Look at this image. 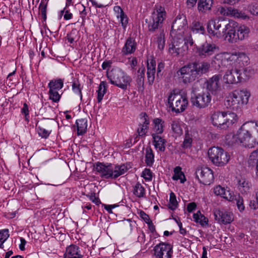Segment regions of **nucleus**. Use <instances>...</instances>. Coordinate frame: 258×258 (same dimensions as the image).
Here are the masks:
<instances>
[{
  "instance_id": "f257e3e1",
  "label": "nucleus",
  "mask_w": 258,
  "mask_h": 258,
  "mask_svg": "<svg viewBox=\"0 0 258 258\" xmlns=\"http://www.w3.org/2000/svg\"><path fill=\"white\" fill-rule=\"evenodd\" d=\"M249 57L244 52L234 51L224 52L217 54L213 59L212 63L218 67L224 66L228 69L223 77L226 84H234L246 80L250 77V70H244L243 73L239 69L249 63Z\"/></svg>"
},
{
  "instance_id": "f03ea898",
  "label": "nucleus",
  "mask_w": 258,
  "mask_h": 258,
  "mask_svg": "<svg viewBox=\"0 0 258 258\" xmlns=\"http://www.w3.org/2000/svg\"><path fill=\"white\" fill-rule=\"evenodd\" d=\"M233 142L252 148L258 145V121L243 123L233 136Z\"/></svg>"
},
{
  "instance_id": "7ed1b4c3",
  "label": "nucleus",
  "mask_w": 258,
  "mask_h": 258,
  "mask_svg": "<svg viewBox=\"0 0 258 258\" xmlns=\"http://www.w3.org/2000/svg\"><path fill=\"white\" fill-rule=\"evenodd\" d=\"M238 120L237 115L229 111H214L210 116L211 123L219 130H227L232 127L237 123Z\"/></svg>"
},
{
  "instance_id": "20e7f679",
  "label": "nucleus",
  "mask_w": 258,
  "mask_h": 258,
  "mask_svg": "<svg viewBox=\"0 0 258 258\" xmlns=\"http://www.w3.org/2000/svg\"><path fill=\"white\" fill-rule=\"evenodd\" d=\"M249 29L245 25L237 26L234 21H230L225 26L222 33L225 39L229 42L233 43L238 40H242L248 37Z\"/></svg>"
},
{
  "instance_id": "39448f33",
  "label": "nucleus",
  "mask_w": 258,
  "mask_h": 258,
  "mask_svg": "<svg viewBox=\"0 0 258 258\" xmlns=\"http://www.w3.org/2000/svg\"><path fill=\"white\" fill-rule=\"evenodd\" d=\"M250 96L247 89L235 90L226 97L224 104L227 108L238 110L247 104Z\"/></svg>"
},
{
  "instance_id": "423d86ee",
  "label": "nucleus",
  "mask_w": 258,
  "mask_h": 258,
  "mask_svg": "<svg viewBox=\"0 0 258 258\" xmlns=\"http://www.w3.org/2000/svg\"><path fill=\"white\" fill-rule=\"evenodd\" d=\"M172 38L171 44L169 45V52L175 56H183L187 53L188 45L194 44L191 35H188L184 38Z\"/></svg>"
},
{
  "instance_id": "0eeeda50",
  "label": "nucleus",
  "mask_w": 258,
  "mask_h": 258,
  "mask_svg": "<svg viewBox=\"0 0 258 258\" xmlns=\"http://www.w3.org/2000/svg\"><path fill=\"white\" fill-rule=\"evenodd\" d=\"M168 104L173 112L180 113L186 109L188 101L185 95L174 90L168 94Z\"/></svg>"
},
{
  "instance_id": "6e6552de",
  "label": "nucleus",
  "mask_w": 258,
  "mask_h": 258,
  "mask_svg": "<svg viewBox=\"0 0 258 258\" xmlns=\"http://www.w3.org/2000/svg\"><path fill=\"white\" fill-rule=\"evenodd\" d=\"M110 83L122 90H126L132 82L131 77L120 68H115L107 75Z\"/></svg>"
},
{
  "instance_id": "1a4fd4ad",
  "label": "nucleus",
  "mask_w": 258,
  "mask_h": 258,
  "mask_svg": "<svg viewBox=\"0 0 258 258\" xmlns=\"http://www.w3.org/2000/svg\"><path fill=\"white\" fill-rule=\"evenodd\" d=\"M208 154L211 161L217 166H224L230 159L229 154L219 147H213L210 148Z\"/></svg>"
},
{
  "instance_id": "9d476101",
  "label": "nucleus",
  "mask_w": 258,
  "mask_h": 258,
  "mask_svg": "<svg viewBox=\"0 0 258 258\" xmlns=\"http://www.w3.org/2000/svg\"><path fill=\"white\" fill-rule=\"evenodd\" d=\"M166 17L165 9L161 6L157 7L152 14L151 19L148 24L150 31H154L162 26Z\"/></svg>"
},
{
  "instance_id": "9b49d317",
  "label": "nucleus",
  "mask_w": 258,
  "mask_h": 258,
  "mask_svg": "<svg viewBox=\"0 0 258 258\" xmlns=\"http://www.w3.org/2000/svg\"><path fill=\"white\" fill-rule=\"evenodd\" d=\"M195 68L191 63L185 65L179 69L176 73V77L184 83L192 82L197 78Z\"/></svg>"
},
{
  "instance_id": "f8f14e48",
  "label": "nucleus",
  "mask_w": 258,
  "mask_h": 258,
  "mask_svg": "<svg viewBox=\"0 0 258 258\" xmlns=\"http://www.w3.org/2000/svg\"><path fill=\"white\" fill-rule=\"evenodd\" d=\"M153 254L156 258H171L173 254V246L166 242H160L153 248Z\"/></svg>"
},
{
  "instance_id": "ddd939ff",
  "label": "nucleus",
  "mask_w": 258,
  "mask_h": 258,
  "mask_svg": "<svg viewBox=\"0 0 258 258\" xmlns=\"http://www.w3.org/2000/svg\"><path fill=\"white\" fill-rule=\"evenodd\" d=\"M219 50L215 44L206 41L199 46H197V53L202 58L209 57Z\"/></svg>"
},
{
  "instance_id": "4468645a",
  "label": "nucleus",
  "mask_w": 258,
  "mask_h": 258,
  "mask_svg": "<svg viewBox=\"0 0 258 258\" xmlns=\"http://www.w3.org/2000/svg\"><path fill=\"white\" fill-rule=\"evenodd\" d=\"M211 101V96L209 92L199 93L191 99L193 106L203 109L209 106Z\"/></svg>"
},
{
  "instance_id": "2eb2a0df",
  "label": "nucleus",
  "mask_w": 258,
  "mask_h": 258,
  "mask_svg": "<svg viewBox=\"0 0 258 258\" xmlns=\"http://www.w3.org/2000/svg\"><path fill=\"white\" fill-rule=\"evenodd\" d=\"M196 175L200 182L205 185L210 184L214 179L213 171L207 167L198 169Z\"/></svg>"
},
{
  "instance_id": "dca6fc26",
  "label": "nucleus",
  "mask_w": 258,
  "mask_h": 258,
  "mask_svg": "<svg viewBox=\"0 0 258 258\" xmlns=\"http://www.w3.org/2000/svg\"><path fill=\"white\" fill-rule=\"evenodd\" d=\"M214 215L215 220L220 224L227 225L234 220L233 214L230 211L216 209Z\"/></svg>"
},
{
  "instance_id": "f3484780",
  "label": "nucleus",
  "mask_w": 258,
  "mask_h": 258,
  "mask_svg": "<svg viewBox=\"0 0 258 258\" xmlns=\"http://www.w3.org/2000/svg\"><path fill=\"white\" fill-rule=\"evenodd\" d=\"M220 76L215 75L208 80L206 83L207 90L213 95H216L220 92Z\"/></svg>"
},
{
  "instance_id": "a211bd4d",
  "label": "nucleus",
  "mask_w": 258,
  "mask_h": 258,
  "mask_svg": "<svg viewBox=\"0 0 258 258\" xmlns=\"http://www.w3.org/2000/svg\"><path fill=\"white\" fill-rule=\"evenodd\" d=\"M187 22L186 16L184 15H178L172 23L170 32L171 37H175L176 35V33L181 32L179 29V26L187 24Z\"/></svg>"
},
{
  "instance_id": "6ab92c4d",
  "label": "nucleus",
  "mask_w": 258,
  "mask_h": 258,
  "mask_svg": "<svg viewBox=\"0 0 258 258\" xmlns=\"http://www.w3.org/2000/svg\"><path fill=\"white\" fill-rule=\"evenodd\" d=\"M95 169L101 177L107 179L112 178V165L111 164L97 163L95 166Z\"/></svg>"
},
{
  "instance_id": "aec40b11",
  "label": "nucleus",
  "mask_w": 258,
  "mask_h": 258,
  "mask_svg": "<svg viewBox=\"0 0 258 258\" xmlns=\"http://www.w3.org/2000/svg\"><path fill=\"white\" fill-rule=\"evenodd\" d=\"M221 27L220 21L218 19H211L208 22L207 25V29L208 33L216 37H220L222 34L219 31Z\"/></svg>"
},
{
  "instance_id": "412c9836",
  "label": "nucleus",
  "mask_w": 258,
  "mask_h": 258,
  "mask_svg": "<svg viewBox=\"0 0 258 258\" xmlns=\"http://www.w3.org/2000/svg\"><path fill=\"white\" fill-rule=\"evenodd\" d=\"M213 191L216 196H219L229 202H232L234 199V192L228 188L218 185L214 187Z\"/></svg>"
},
{
  "instance_id": "4be33fe9",
  "label": "nucleus",
  "mask_w": 258,
  "mask_h": 258,
  "mask_svg": "<svg viewBox=\"0 0 258 258\" xmlns=\"http://www.w3.org/2000/svg\"><path fill=\"white\" fill-rule=\"evenodd\" d=\"M83 254L79 246L71 244L67 247L64 258H82Z\"/></svg>"
},
{
  "instance_id": "5701e85b",
  "label": "nucleus",
  "mask_w": 258,
  "mask_h": 258,
  "mask_svg": "<svg viewBox=\"0 0 258 258\" xmlns=\"http://www.w3.org/2000/svg\"><path fill=\"white\" fill-rule=\"evenodd\" d=\"M147 62L148 82L150 84H152L155 79L156 61L153 57H151L148 58Z\"/></svg>"
},
{
  "instance_id": "b1692460",
  "label": "nucleus",
  "mask_w": 258,
  "mask_h": 258,
  "mask_svg": "<svg viewBox=\"0 0 258 258\" xmlns=\"http://www.w3.org/2000/svg\"><path fill=\"white\" fill-rule=\"evenodd\" d=\"M136 48L137 43L135 39L128 37L122 48L121 52L123 55L131 54L136 51Z\"/></svg>"
},
{
  "instance_id": "393cba45",
  "label": "nucleus",
  "mask_w": 258,
  "mask_h": 258,
  "mask_svg": "<svg viewBox=\"0 0 258 258\" xmlns=\"http://www.w3.org/2000/svg\"><path fill=\"white\" fill-rule=\"evenodd\" d=\"M150 123L148 115L144 113L140 118V122L137 129L138 135L141 137H144L146 135L149 128Z\"/></svg>"
},
{
  "instance_id": "a878e982",
  "label": "nucleus",
  "mask_w": 258,
  "mask_h": 258,
  "mask_svg": "<svg viewBox=\"0 0 258 258\" xmlns=\"http://www.w3.org/2000/svg\"><path fill=\"white\" fill-rule=\"evenodd\" d=\"M153 139V144L157 152H164L165 150L166 140L159 135H151Z\"/></svg>"
},
{
  "instance_id": "bb28decb",
  "label": "nucleus",
  "mask_w": 258,
  "mask_h": 258,
  "mask_svg": "<svg viewBox=\"0 0 258 258\" xmlns=\"http://www.w3.org/2000/svg\"><path fill=\"white\" fill-rule=\"evenodd\" d=\"M165 122L160 118H155L153 120L152 134L159 135L163 133Z\"/></svg>"
},
{
  "instance_id": "cd10ccee",
  "label": "nucleus",
  "mask_w": 258,
  "mask_h": 258,
  "mask_svg": "<svg viewBox=\"0 0 258 258\" xmlns=\"http://www.w3.org/2000/svg\"><path fill=\"white\" fill-rule=\"evenodd\" d=\"M130 168L129 165L127 164H122L117 165L115 166H112V179L116 178L120 175L124 174Z\"/></svg>"
},
{
  "instance_id": "c85d7f7f",
  "label": "nucleus",
  "mask_w": 258,
  "mask_h": 258,
  "mask_svg": "<svg viewBox=\"0 0 258 258\" xmlns=\"http://www.w3.org/2000/svg\"><path fill=\"white\" fill-rule=\"evenodd\" d=\"M191 63L194 66V68H195L194 70L197 78L199 76L206 73L209 71L210 66V63L207 62H202L201 63L192 62Z\"/></svg>"
},
{
  "instance_id": "c756f323",
  "label": "nucleus",
  "mask_w": 258,
  "mask_h": 258,
  "mask_svg": "<svg viewBox=\"0 0 258 258\" xmlns=\"http://www.w3.org/2000/svg\"><path fill=\"white\" fill-rule=\"evenodd\" d=\"M213 4V0H199L198 9L199 12L206 13L210 11Z\"/></svg>"
},
{
  "instance_id": "7c9ffc66",
  "label": "nucleus",
  "mask_w": 258,
  "mask_h": 258,
  "mask_svg": "<svg viewBox=\"0 0 258 258\" xmlns=\"http://www.w3.org/2000/svg\"><path fill=\"white\" fill-rule=\"evenodd\" d=\"M76 124L77 127L78 135H82L86 132L88 126L87 120L86 119L81 118L77 119Z\"/></svg>"
},
{
  "instance_id": "2f4dec72",
  "label": "nucleus",
  "mask_w": 258,
  "mask_h": 258,
  "mask_svg": "<svg viewBox=\"0 0 258 258\" xmlns=\"http://www.w3.org/2000/svg\"><path fill=\"white\" fill-rule=\"evenodd\" d=\"M182 122L177 119H174L171 122V127L175 136H180L182 134Z\"/></svg>"
},
{
  "instance_id": "473e14b6",
  "label": "nucleus",
  "mask_w": 258,
  "mask_h": 258,
  "mask_svg": "<svg viewBox=\"0 0 258 258\" xmlns=\"http://www.w3.org/2000/svg\"><path fill=\"white\" fill-rule=\"evenodd\" d=\"M174 174L172 177L173 180H180L181 183H184L186 180L184 173L182 171V169L180 166H176L173 170Z\"/></svg>"
},
{
  "instance_id": "72a5a7b5",
  "label": "nucleus",
  "mask_w": 258,
  "mask_h": 258,
  "mask_svg": "<svg viewBox=\"0 0 258 258\" xmlns=\"http://www.w3.org/2000/svg\"><path fill=\"white\" fill-rule=\"evenodd\" d=\"M64 80L61 79H53L51 80L48 84L49 90H59L63 87Z\"/></svg>"
},
{
  "instance_id": "f704fd0d",
  "label": "nucleus",
  "mask_w": 258,
  "mask_h": 258,
  "mask_svg": "<svg viewBox=\"0 0 258 258\" xmlns=\"http://www.w3.org/2000/svg\"><path fill=\"white\" fill-rule=\"evenodd\" d=\"M194 133L191 131H186L182 147L185 149L190 148L192 145Z\"/></svg>"
},
{
  "instance_id": "c9c22d12",
  "label": "nucleus",
  "mask_w": 258,
  "mask_h": 258,
  "mask_svg": "<svg viewBox=\"0 0 258 258\" xmlns=\"http://www.w3.org/2000/svg\"><path fill=\"white\" fill-rule=\"evenodd\" d=\"M250 183L244 179H240L238 182V188L242 194H247L250 191Z\"/></svg>"
},
{
  "instance_id": "e433bc0d",
  "label": "nucleus",
  "mask_w": 258,
  "mask_h": 258,
  "mask_svg": "<svg viewBox=\"0 0 258 258\" xmlns=\"http://www.w3.org/2000/svg\"><path fill=\"white\" fill-rule=\"evenodd\" d=\"M145 158V161L147 166L149 167H152L155 160L154 154L151 148L149 147L146 148Z\"/></svg>"
},
{
  "instance_id": "4c0bfd02",
  "label": "nucleus",
  "mask_w": 258,
  "mask_h": 258,
  "mask_svg": "<svg viewBox=\"0 0 258 258\" xmlns=\"http://www.w3.org/2000/svg\"><path fill=\"white\" fill-rule=\"evenodd\" d=\"M190 28L193 33L203 34L205 32V28L203 24L198 21H193Z\"/></svg>"
},
{
  "instance_id": "58836bf2",
  "label": "nucleus",
  "mask_w": 258,
  "mask_h": 258,
  "mask_svg": "<svg viewBox=\"0 0 258 258\" xmlns=\"http://www.w3.org/2000/svg\"><path fill=\"white\" fill-rule=\"evenodd\" d=\"M107 88L106 86L105 82L101 81L98 87V89L97 90V99L98 103H100L107 92Z\"/></svg>"
},
{
  "instance_id": "ea45409f",
  "label": "nucleus",
  "mask_w": 258,
  "mask_h": 258,
  "mask_svg": "<svg viewBox=\"0 0 258 258\" xmlns=\"http://www.w3.org/2000/svg\"><path fill=\"white\" fill-rule=\"evenodd\" d=\"M193 219L195 222L199 223L203 226L208 224V219L200 211L193 215Z\"/></svg>"
},
{
  "instance_id": "a19ab883",
  "label": "nucleus",
  "mask_w": 258,
  "mask_h": 258,
  "mask_svg": "<svg viewBox=\"0 0 258 258\" xmlns=\"http://www.w3.org/2000/svg\"><path fill=\"white\" fill-rule=\"evenodd\" d=\"M133 192L134 195L139 198H143L146 195L145 188L139 182L133 187Z\"/></svg>"
},
{
  "instance_id": "79ce46f5",
  "label": "nucleus",
  "mask_w": 258,
  "mask_h": 258,
  "mask_svg": "<svg viewBox=\"0 0 258 258\" xmlns=\"http://www.w3.org/2000/svg\"><path fill=\"white\" fill-rule=\"evenodd\" d=\"M179 29L181 30V32L176 33V35L175 37H172V38H180L179 39L181 40V38H184L188 35H191L188 31L187 24L185 25L179 26Z\"/></svg>"
},
{
  "instance_id": "37998d69",
  "label": "nucleus",
  "mask_w": 258,
  "mask_h": 258,
  "mask_svg": "<svg viewBox=\"0 0 258 258\" xmlns=\"http://www.w3.org/2000/svg\"><path fill=\"white\" fill-rule=\"evenodd\" d=\"M72 90L73 92L76 94V95H78L80 98V99H82V89L83 87L81 86L80 83H79L78 80H75L72 83Z\"/></svg>"
},
{
  "instance_id": "c03bdc74",
  "label": "nucleus",
  "mask_w": 258,
  "mask_h": 258,
  "mask_svg": "<svg viewBox=\"0 0 258 258\" xmlns=\"http://www.w3.org/2000/svg\"><path fill=\"white\" fill-rule=\"evenodd\" d=\"M233 198L232 202L236 201V205L238 210L240 212H242L245 209V207L243 204V198L239 195H235L233 192Z\"/></svg>"
},
{
  "instance_id": "a18cd8bd",
  "label": "nucleus",
  "mask_w": 258,
  "mask_h": 258,
  "mask_svg": "<svg viewBox=\"0 0 258 258\" xmlns=\"http://www.w3.org/2000/svg\"><path fill=\"white\" fill-rule=\"evenodd\" d=\"M78 34L79 32L76 29H72L71 32L68 34L67 36L68 42L70 43H73L77 41L79 39Z\"/></svg>"
},
{
  "instance_id": "49530a36",
  "label": "nucleus",
  "mask_w": 258,
  "mask_h": 258,
  "mask_svg": "<svg viewBox=\"0 0 258 258\" xmlns=\"http://www.w3.org/2000/svg\"><path fill=\"white\" fill-rule=\"evenodd\" d=\"M178 203L176 200V196L173 192L170 194L169 201L168 204V207L171 210H175L177 207Z\"/></svg>"
},
{
  "instance_id": "de8ad7c7",
  "label": "nucleus",
  "mask_w": 258,
  "mask_h": 258,
  "mask_svg": "<svg viewBox=\"0 0 258 258\" xmlns=\"http://www.w3.org/2000/svg\"><path fill=\"white\" fill-rule=\"evenodd\" d=\"M156 42L158 44V48L160 50L164 49L165 46V34L163 31L161 32L159 35L156 37Z\"/></svg>"
},
{
  "instance_id": "09e8293b",
  "label": "nucleus",
  "mask_w": 258,
  "mask_h": 258,
  "mask_svg": "<svg viewBox=\"0 0 258 258\" xmlns=\"http://www.w3.org/2000/svg\"><path fill=\"white\" fill-rule=\"evenodd\" d=\"M9 231L8 229L0 230V248L3 247V244L9 237Z\"/></svg>"
},
{
  "instance_id": "8fccbe9b",
  "label": "nucleus",
  "mask_w": 258,
  "mask_h": 258,
  "mask_svg": "<svg viewBox=\"0 0 258 258\" xmlns=\"http://www.w3.org/2000/svg\"><path fill=\"white\" fill-rule=\"evenodd\" d=\"M38 134L42 138H47L51 132V130H47L42 126H38L37 127Z\"/></svg>"
},
{
  "instance_id": "3c124183",
  "label": "nucleus",
  "mask_w": 258,
  "mask_h": 258,
  "mask_svg": "<svg viewBox=\"0 0 258 258\" xmlns=\"http://www.w3.org/2000/svg\"><path fill=\"white\" fill-rule=\"evenodd\" d=\"M248 162L249 165L252 166L258 163V148L250 154Z\"/></svg>"
},
{
  "instance_id": "603ef678",
  "label": "nucleus",
  "mask_w": 258,
  "mask_h": 258,
  "mask_svg": "<svg viewBox=\"0 0 258 258\" xmlns=\"http://www.w3.org/2000/svg\"><path fill=\"white\" fill-rule=\"evenodd\" d=\"M68 7L66 6L63 8V9L60 11L58 17L59 19H61L63 14V19L65 20H69L73 18V14L70 12V10L67 9Z\"/></svg>"
},
{
  "instance_id": "864d4df0",
  "label": "nucleus",
  "mask_w": 258,
  "mask_h": 258,
  "mask_svg": "<svg viewBox=\"0 0 258 258\" xmlns=\"http://www.w3.org/2000/svg\"><path fill=\"white\" fill-rule=\"evenodd\" d=\"M230 17L237 18H242L243 19H245L247 18V16L244 13H242V12L233 8H231Z\"/></svg>"
},
{
  "instance_id": "5fc2aeb1",
  "label": "nucleus",
  "mask_w": 258,
  "mask_h": 258,
  "mask_svg": "<svg viewBox=\"0 0 258 258\" xmlns=\"http://www.w3.org/2000/svg\"><path fill=\"white\" fill-rule=\"evenodd\" d=\"M49 95L50 99L54 102H57L60 100V95L57 90H49Z\"/></svg>"
},
{
  "instance_id": "6e6d98bb",
  "label": "nucleus",
  "mask_w": 258,
  "mask_h": 258,
  "mask_svg": "<svg viewBox=\"0 0 258 258\" xmlns=\"http://www.w3.org/2000/svg\"><path fill=\"white\" fill-rule=\"evenodd\" d=\"M142 176L146 181H151L152 179V172L148 168H145L142 173Z\"/></svg>"
},
{
  "instance_id": "4d7b16f0",
  "label": "nucleus",
  "mask_w": 258,
  "mask_h": 258,
  "mask_svg": "<svg viewBox=\"0 0 258 258\" xmlns=\"http://www.w3.org/2000/svg\"><path fill=\"white\" fill-rule=\"evenodd\" d=\"M39 9L43 19L45 20L46 19L47 4L41 2L39 4Z\"/></svg>"
},
{
  "instance_id": "13d9d810",
  "label": "nucleus",
  "mask_w": 258,
  "mask_h": 258,
  "mask_svg": "<svg viewBox=\"0 0 258 258\" xmlns=\"http://www.w3.org/2000/svg\"><path fill=\"white\" fill-rule=\"evenodd\" d=\"M145 72V69L144 68H139V69L138 71V78L139 80V82L141 84H143L144 83Z\"/></svg>"
},
{
  "instance_id": "bf43d9fd",
  "label": "nucleus",
  "mask_w": 258,
  "mask_h": 258,
  "mask_svg": "<svg viewBox=\"0 0 258 258\" xmlns=\"http://www.w3.org/2000/svg\"><path fill=\"white\" fill-rule=\"evenodd\" d=\"M231 10V7L225 8L221 7L218 9V11L221 15L229 17H230Z\"/></svg>"
},
{
  "instance_id": "052dcab7",
  "label": "nucleus",
  "mask_w": 258,
  "mask_h": 258,
  "mask_svg": "<svg viewBox=\"0 0 258 258\" xmlns=\"http://www.w3.org/2000/svg\"><path fill=\"white\" fill-rule=\"evenodd\" d=\"M21 113L25 115V120L29 121V110L28 105L24 103L22 108L21 109Z\"/></svg>"
},
{
  "instance_id": "680f3d73",
  "label": "nucleus",
  "mask_w": 258,
  "mask_h": 258,
  "mask_svg": "<svg viewBox=\"0 0 258 258\" xmlns=\"http://www.w3.org/2000/svg\"><path fill=\"white\" fill-rule=\"evenodd\" d=\"M119 19H120V22L122 26L125 29L128 23V18L125 14H123L121 15H119Z\"/></svg>"
},
{
  "instance_id": "e2e57ef3",
  "label": "nucleus",
  "mask_w": 258,
  "mask_h": 258,
  "mask_svg": "<svg viewBox=\"0 0 258 258\" xmlns=\"http://www.w3.org/2000/svg\"><path fill=\"white\" fill-rule=\"evenodd\" d=\"M250 13L253 15H258V4H251L248 7Z\"/></svg>"
},
{
  "instance_id": "0e129e2a",
  "label": "nucleus",
  "mask_w": 258,
  "mask_h": 258,
  "mask_svg": "<svg viewBox=\"0 0 258 258\" xmlns=\"http://www.w3.org/2000/svg\"><path fill=\"white\" fill-rule=\"evenodd\" d=\"M139 215L140 217L146 222H149V221L151 220L150 217L148 215H147L145 212L143 211H140L139 212Z\"/></svg>"
},
{
  "instance_id": "69168bd1",
  "label": "nucleus",
  "mask_w": 258,
  "mask_h": 258,
  "mask_svg": "<svg viewBox=\"0 0 258 258\" xmlns=\"http://www.w3.org/2000/svg\"><path fill=\"white\" fill-rule=\"evenodd\" d=\"M113 10L115 13L117 19H119V15H121L124 14V12L121 7L118 6H114Z\"/></svg>"
},
{
  "instance_id": "338daca9",
  "label": "nucleus",
  "mask_w": 258,
  "mask_h": 258,
  "mask_svg": "<svg viewBox=\"0 0 258 258\" xmlns=\"http://www.w3.org/2000/svg\"><path fill=\"white\" fill-rule=\"evenodd\" d=\"M112 63V61L111 60H106L104 61L102 64V68L103 70H108L110 68L111 64Z\"/></svg>"
},
{
  "instance_id": "774afa93",
  "label": "nucleus",
  "mask_w": 258,
  "mask_h": 258,
  "mask_svg": "<svg viewBox=\"0 0 258 258\" xmlns=\"http://www.w3.org/2000/svg\"><path fill=\"white\" fill-rule=\"evenodd\" d=\"M89 200L97 205L100 203L99 199L95 196V194H92L90 195L89 196Z\"/></svg>"
}]
</instances>
